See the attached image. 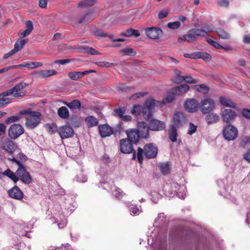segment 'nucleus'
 <instances>
[{
    "instance_id": "f257e3e1",
    "label": "nucleus",
    "mask_w": 250,
    "mask_h": 250,
    "mask_svg": "<svg viewBox=\"0 0 250 250\" xmlns=\"http://www.w3.org/2000/svg\"><path fill=\"white\" fill-rule=\"evenodd\" d=\"M213 28L209 27L206 28V30L194 28L189 30L187 34L184 35L183 37H179L178 38V41L179 43H183L186 41L188 42H191L197 40L199 37H205L208 32L213 31Z\"/></svg>"
},
{
    "instance_id": "f03ea898",
    "label": "nucleus",
    "mask_w": 250,
    "mask_h": 250,
    "mask_svg": "<svg viewBox=\"0 0 250 250\" xmlns=\"http://www.w3.org/2000/svg\"><path fill=\"white\" fill-rule=\"evenodd\" d=\"M20 114L25 116V124L28 128L33 129L41 123V113L40 112L26 110L21 112Z\"/></svg>"
},
{
    "instance_id": "7ed1b4c3",
    "label": "nucleus",
    "mask_w": 250,
    "mask_h": 250,
    "mask_svg": "<svg viewBox=\"0 0 250 250\" xmlns=\"http://www.w3.org/2000/svg\"><path fill=\"white\" fill-rule=\"evenodd\" d=\"M158 149L153 144H148L145 146L144 149L139 147L137 149V157L140 164L143 161V153L148 159H153L156 157Z\"/></svg>"
},
{
    "instance_id": "20e7f679",
    "label": "nucleus",
    "mask_w": 250,
    "mask_h": 250,
    "mask_svg": "<svg viewBox=\"0 0 250 250\" xmlns=\"http://www.w3.org/2000/svg\"><path fill=\"white\" fill-rule=\"evenodd\" d=\"M13 161L16 163L19 167L16 170V174L20 180L25 184H29L32 182V177L30 173L25 169L22 165L18 160L14 159Z\"/></svg>"
},
{
    "instance_id": "39448f33",
    "label": "nucleus",
    "mask_w": 250,
    "mask_h": 250,
    "mask_svg": "<svg viewBox=\"0 0 250 250\" xmlns=\"http://www.w3.org/2000/svg\"><path fill=\"white\" fill-rule=\"evenodd\" d=\"M224 139L229 141L235 140L238 136L237 128L232 125H225L222 131Z\"/></svg>"
},
{
    "instance_id": "423d86ee",
    "label": "nucleus",
    "mask_w": 250,
    "mask_h": 250,
    "mask_svg": "<svg viewBox=\"0 0 250 250\" xmlns=\"http://www.w3.org/2000/svg\"><path fill=\"white\" fill-rule=\"evenodd\" d=\"M215 107L214 101L209 98H206L202 100L199 103V108L203 114L210 112Z\"/></svg>"
},
{
    "instance_id": "0eeeda50",
    "label": "nucleus",
    "mask_w": 250,
    "mask_h": 250,
    "mask_svg": "<svg viewBox=\"0 0 250 250\" xmlns=\"http://www.w3.org/2000/svg\"><path fill=\"white\" fill-rule=\"evenodd\" d=\"M155 104V101L152 99L147 100L143 108V116L144 119H149L152 115L153 109Z\"/></svg>"
},
{
    "instance_id": "6e6552de",
    "label": "nucleus",
    "mask_w": 250,
    "mask_h": 250,
    "mask_svg": "<svg viewBox=\"0 0 250 250\" xmlns=\"http://www.w3.org/2000/svg\"><path fill=\"white\" fill-rule=\"evenodd\" d=\"M24 130L21 125L19 124H14L8 129V135L11 138L16 139L23 133Z\"/></svg>"
},
{
    "instance_id": "1a4fd4ad",
    "label": "nucleus",
    "mask_w": 250,
    "mask_h": 250,
    "mask_svg": "<svg viewBox=\"0 0 250 250\" xmlns=\"http://www.w3.org/2000/svg\"><path fill=\"white\" fill-rule=\"evenodd\" d=\"M58 132L62 139L71 137L74 133L73 128L69 125H64L60 127Z\"/></svg>"
},
{
    "instance_id": "9d476101",
    "label": "nucleus",
    "mask_w": 250,
    "mask_h": 250,
    "mask_svg": "<svg viewBox=\"0 0 250 250\" xmlns=\"http://www.w3.org/2000/svg\"><path fill=\"white\" fill-rule=\"evenodd\" d=\"M185 109L188 112L193 113L199 108V104L194 99H187L184 104Z\"/></svg>"
},
{
    "instance_id": "9b49d317",
    "label": "nucleus",
    "mask_w": 250,
    "mask_h": 250,
    "mask_svg": "<svg viewBox=\"0 0 250 250\" xmlns=\"http://www.w3.org/2000/svg\"><path fill=\"white\" fill-rule=\"evenodd\" d=\"M146 36L152 39H157L163 35V32L158 27H150L145 29Z\"/></svg>"
},
{
    "instance_id": "f8f14e48",
    "label": "nucleus",
    "mask_w": 250,
    "mask_h": 250,
    "mask_svg": "<svg viewBox=\"0 0 250 250\" xmlns=\"http://www.w3.org/2000/svg\"><path fill=\"white\" fill-rule=\"evenodd\" d=\"M221 115L223 121L228 123L233 121L236 115L235 112L232 110L225 109L222 111Z\"/></svg>"
},
{
    "instance_id": "ddd939ff",
    "label": "nucleus",
    "mask_w": 250,
    "mask_h": 250,
    "mask_svg": "<svg viewBox=\"0 0 250 250\" xmlns=\"http://www.w3.org/2000/svg\"><path fill=\"white\" fill-rule=\"evenodd\" d=\"M132 143L127 139H122L120 141V149L124 153H130L132 152L133 148Z\"/></svg>"
},
{
    "instance_id": "4468645a",
    "label": "nucleus",
    "mask_w": 250,
    "mask_h": 250,
    "mask_svg": "<svg viewBox=\"0 0 250 250\" xmlns=\"http://www.w3.org/2000/svg\"><path fill=\"white\" fill-rule=\"evenodd\" d=\"M95 71L93 70H89L84 71L83 72H76V71H70L67 74L68 77L72 80L77 81L79 79L81 78L84 75H87L89 73L94 72Z\"/></svg>"
},
{
    "instance_id": "2eb2a0df",
    "label": "nucleus",
    "mask_w": 250,
    "mask_h": 250,
    "mask_svg": "<svg viewBox=\"0 0 250 250\" xmlns=\"http://www.w3.org/2000/svg\"><path fill=\"white\" fill-rule=\"evenodd\" d=\"M137 126V131L140 133L141 137L147 138L148 136V130L150 129L149 126L145 122H138Z\"/></svg>"
},
{
    "instance_id": "dca6fc26",
    "label": "nucleus",
    "mask_w": 250,
    "mask_h": 250,
    "mask_svg": "<svg viewBox=\"0 0 250 250\" xmlns=\"http://www.w3.org/2000/svg\"><path fill=\"white\" fill-rule=\"evenodd\" d=\"M98 128L100 134L103 138L110 136L113 133L112 128L107 125H100Z\"/></svg>"
},
{
    "instance_id": "f3484780",
    "label": "nucleus",
    "mask_w": 250,
    "mask_h": 250,
    "mask_svg": "<svg viewBox=\"0 0 250 250\" xmlns=\"http://www.w3.org/2000/svg\"><path fill=\"white\" fill-rule=\"evenodd\" d=\"M127 135V140L130 141L132 144H136L139 140L140 134L137 130L131 129L129 131H126Z\"/></svg>"
},
{
    "instance_id": "a211bd4d",
    "label": "nucleus",
    "mask_w": 250,
    "mask_h": 250,
    "mask_svg": "<svg viewBox=\"0 0 250 250\" xmlns=\"http://www.w3.org/2000/svg\"><path fill=\"white\" fill-rule=\"evenodd\" d=\"M8 194L11 197L18 200L22 199L23 196L22 192L17 186L9 190Z\"/></svg>"
},
{
    "instance_id": "6ab92c4d",
    "label": "nucleus",
    "mask_w": 250,
    "mask_h": 250,
    "mask_svg": "<svg viewBox=\"0 0 250 250\" xmlns=\"http://www.w3.org/2000/svg\"><path fill=\"white\" fill-rule=\"evenodd\" d=\"M165 127L164 123L157 120H153L149 125V129L153 131H160Z\"/></svg>"
},
{
    "instance_id": "aec40b11",
    "label": "nucleus",
    "mask_w": 250,
    "mask_h": 250,
    "mask_svg": "<svg viewBox=\"0 0 250 250\" xmlns=\"http://www.w3.org/2000/svg\"><path fill=\"white\" fill-rule=\"evenodd\" d=\"M174 125L177 127L180 126L183 123L186 122V118L183 112H177L174 114L173 117Z\"/></svg>"
},
{
    "instance_id": "412c9836",
    "label": "nucleus",
    "mask_w": 250,
    "mask_h": 250,
    "mask_svg": "<svg viewBox=\"0 0 250 250\" xmlns=\"http://www.w3.org/2000/svg\"><path fill=\"white\" fill-rule=\"evenodd\" d=\"M189 89V86L186 84H181L173 88L172 92L175 95H182L187 92Z\"/></svg>"
},
{
    "instance_id": "4be33fe9",
    "label": "nucleus",
    "mask_w": 250,
    "mask_h": 250,
    "mask_svg": "<svg viewBox=\"0 0 250 250\" xmlns=\"http://www.w3.org/2000/svg\"><path fill=\"white\" fill-rule=\"evenodd\" d=\"M3 149L9 153H13L16 148V145L11 140H5L3 143Z\"/></svg>"
},
{
    "instance_id": "5701e85b",
    "label": "nucleus",
    "mask_w": 250,
    "mask_h": 250,
    "mask_svg": "<svg viewBox=\"0 0 250 250\" xmlns=\"http://www.w3.org/2000/svg\"><path fill=\"white\" fill-rule=\"evenodd\" d=\"M17 68H19L20 67H26L29 69H33L37 67H39L42 65V63L41 62H25L22 64L16 65Z\"/></svg>"
},
{
    "instance_id": "b1692460",
    "label": "nucleus",
    "mask_w": 250,
    "mask_h": 250,
    "mask_svg": "<svg viewBox=\"0 0 250 250\" xmlns=\"http://www.w3.org/2000/svg\"><path fill=\"white\" fill-rule=\"evenodd\" d=\"M125 109L124 108H118L114 111V115L115 116L120 117L124 121H130L132 117L130 115H124Z\"/></svg>"
},
{
    "instance_id": "393cba45",
    "label": "nucleus",
    "mask_w": 250,
    "mask_h": 250,
    "mask_svg": "<svg viewBox=\"0 0 250 250\" xmlns=\"http://www.w3.org/2000/svg\"><path fill=\"white\" fill-rule=\"evenodd\" d=\"M219 119V116L213 112L208 113V115L206 117V121L208 125L215 123L218 122Z\"/></svg>"
},
{
    "instance_id": "a878e982",
    "label": "nucleus",
    "mask_w": 250,
    "mask_h": 250,
    "mask_svg": "<svg viewBox=\"0 0 250 250\" xmlns=\"http://www.w3.org/2000/svg\"><path fill=\"white\" fill-rule=\"evenodd\" d=\"M85 122L88 127L96 126L99 123L98 120L93 116H89L85 118Z\"/></svg>"
},
{
    "instance_id": "bb28decb",
    "label": "nucleus",
    "mask_w": 250,
    "mask_h": 250,
    "mask_svg": "<svg viewBox=\"0 0 250 250\" xmlns=\"http://www.w3.org/2000/svg\"><path fill=\"white\" fill-rule=\"evenodd\" d=\"M57 72L54 69L40 70L37 72V74L41 77H48L57 74Z\"/></svg>"
},
{
    "instance_id": "cd10ccee",
    "label": "nucleus",
    "mask_w": 250,
    "mask_h": 250,
    "mask_svg": "<svg viewBox=\"0 0 250 250\" xmlns=\"http://www.w3.org/2000/svg\"><path fill=\"white\" fill-rule=\"evenodd\" d=\"M183 81H186L189 83H196L198 82L196 80L194 79L190 76L180 77L178 79H175L174 81L176 83H182Z\"/></svg>"
},
{
    "instance_id": "c85d7f7f",
    "label": "nucleus",
    "mask_w": 250,
    "mask_h": 250,
    "mask_svg": "<svg viewBox=\"0 0 250 250\" xmlns=\"http://www.w3.org/2000/svg\"><path fill=\"white\" fill-rule=\"evenodd\" d=\"M219 101L221 104L225 106L231 107L233 108H235L236 107V104L234 103H233L231 100L225 97H220Z\"/></svg>"
},
{
    "instance_id": "c756f323",
    "label": "nucleus",
    "mask_w": 250,
    "mask_h": 250,
    "mask_svg": "<svg viewBox=\"0 0 250 250\" xmlns=\"http://www.w3.org/2000/svg\"><path fill=\"white\" fill-rule=\"evenodd\" d=\"M27 39H24L22 40H18L14 44V48L13 49L16 53L21 50L24 46V45L28 42Z\"/></svg>"
},
{
    "instance_id": "7c9ffc66",
    "label": "nucleus",
    "mask_w": 250,
    "mask_h": 250,
    "mask_svg": "<svg viewBox=\"0 0 250 250\" xmlns=\"http://www.w3.org/2000/svg\"><path fill=\"white\" fill-rule=\"evenodd\" d=\"M177 137L176 129L174 125H171L169 130V138L172 142H175L177 141Z\"/></svg>"
},
{
    "instance_id": "2f4dec72",
    "label": "nucleus",
    "mask_w": 250,
    "mask_h": 250,
    "mask_svg": "<svg viewBox=\"0 0 250 250\" xmlns=\"http://www.w3.org/2000/svg\"><path fill=\"white\" fill-rule=\"evenodd\" d=\"M58 115L62 119H67L69 115L67 108L65 106H62L58 110Z\"/></svg>"
},
{
    "instance_id": "473e14b6",
    "label": "nucleus",
    "mask_w": 250,
    "mask_h": 250,
    "mask_svg": "<svg viewBox=\"0 0 250 250\" xmlns=\"http://www.w3.org/2000/svg\"><path fill=\"white\" fill-rule=\"evenodd\" d=\"M64 104L71 109H79L80 108L81 105L80 101L77 100H73L70 103L65 102Z\"/></svg>"
},
{
    "instance_id": "72a5a7b5",
    "label": "nucleus",
    "mask_w": 250,
    "mask_h": 250,
    "mask_svg": "<svg viewBox=\"0 0 250 250\" xmlns=\"http://www.w3.org/2000/svg\"><path fill=\"white\" fill-rule=\"evenodd\" d=\"M56 222L60 229L63 228L67 224V221L63 215H60L56 218Z\"/></svg>"
},
{
    "instance_id": "f704fd0d",
    "label": "nucleus",
    "mask_w": 250,
    "mask_h": 250,
    "mask_svg": "<svg viewBox=\"0 0 250 250\" xmlns=\"http://www.w3.org/2000/svg\"><path fill=\"white\" fill-rule=\"evenodd\" d=\"M216 32L220 38L224 40H228L230 38L229 33L222 28H218Z\"/></svg>"
},
{
    "instance_id": "c9c22d12",
    "label": "nucleus",
    "mask_w": 250,
    "mask_h": 250,
    "mask_svg": "<svg viewBox=\"0 0 250 250\" xmlns=\"http://www.w3.org/2000/svg\"><path fill=\"white\" fill-rule=\"evenodd\" d=\"M159 168L162 173L167 174L170 171V165L168 163H162L159 164Z\"/></svg>"
},
{
    "instance_id": "e433bc0d",
    "label": "nucleus",
    "mask_w": 250,
    "mask_h": 250,
    "mask_svg": "<svg viewBox=\"0 0 250 250\" xmlns=\"http://www.w3.org/2000/svg\"><path fill=\"white\" fill-rule=\"evenodd\" d=\"M3 174L11 178L15 183L19 181V178L16 174V172L14 173L9 169H7L4 172Z\"/></svg>"
},
{
    "instance_id": "4c0bfd02",
    "label": "nucleus",
    "mask_w": 250,
    "mask_h": 250,
    "mask_svg": "<svg viewBox=\"0 0 250 250\" xmlns=\"http://www.w3.org/2000/svg\"><path fill=\"white\" fill-rule=\"evenodd\" d=\"M123 35L126 37H130L133 36L135 37H138L140 35L139 32L138 30H134L133 28L125 31L123 33Z\"/></svg>"
},
{
    "instance_id": "58836bf2",
    "label": "nucleus",
    "mask_w": 250,
    "mask_h": 250,
    "mask_svg": "<svg viewBox=\"0 0 250 250\" xmlns=\"http://www.w3.org/2000/svg\"><path fill=\"white\" fill-rule=\"evenodd\" d=\"M96 2V0H83L79 3V7H86L93 5Z\"/></svg>"
},
{
    "instance_id": "ea45409f",
    "label": "nucleus",
    "mask_w": 250,
    "mask_h": 250,
    "mask_svg": "<svg viewBox=\"0 0 250 250\" xmlns=\"http://www.w3.org/2000/svg\"><path fill=\"white\" fill-rule=\"evenodd\" d=\"M96 64L102 67H110L115 65V63H110L105 61L98 62H96Z\"/></svg>"
},
{
    "instance_id": "a19ab883",
    "label": "nucleus",
    "mask_w": 250,
    "mask_h": 250,
    "mask_svg": "<svg viewBox=\"0 0 250 250\" xmlns=\"http://www.w3.org/2000/svg\"><path fill=\"white\" fill-rule=\"evenodd\" d=\"M174 95V94H173L172 92V93L168 94L166 97V98L163 100V103L168 104L172 102L175 99Z\"/></svg>"
},
{
    "instance_id": "79ce46f5",
    "label": "nucleus",
    "mask_w": 250,
    "mask_h": 250,
    "mask_svg": "<svg viewBox=\"0 0 250 250\" xmlns=\"http://www.w3.org/2000/svg\"><path fill=\"white\" fill-rule=\"evenodd\" d=\"M143 107L141 105H135L134 106L133 109L132 110L131 113L132 114L135 115H138L140 114L141 112L143 110Z\"/></svg>"
},
{
    "instance_id": "37998d69",
    "label": "nucleus",
    "mask_w": 250,
    "mask_h": 250,
    "mask_svg": "<svg viewBox=\"0 0 250 250\" xmlns=\"http://www.w3.org/2000/svg\"><path fill=\"white\" fill-rule=\"evenodd\" d=\"M207 42L214 47L217 48V49H221V48H223V46L220 44L219 43H218L216 42H215L209 38L206 39Z\"/></svg>"
},
{
    "instance_id": "c03bdc74",
    "label": "nucleus",
    "mask_w": 250,
    "mask_h": 250,
    "mask_svg": "<svg viewBox=\"0 0 250 250\" xmlns=\"http://www.w3.org/2000/svg\"><path fill=\"white\" fill-rule=\"evenodd\" d=\"M120 51L126 55L132 56L135 54L133 49L131 48H124L121 50Z\"/></svg>"
},
{
    "instance_id": "a18cd8bd",
    "label": "nucleus",
    "mask_w": 250,
    "mask_h": 250,
    "mask_svg": "<svg viewBox=\"0 0 250 250\" xmlns=\"http://www.w3.org/2000/svg\"><path fill=\"white\" fill-rule=\"evenodd\" d=\"M196 87V89H197L199 92L204 94L208 93L209 90L208 87L203 84L197 85Z\"/></svg>"
},
{
    "instance_id": "49530a36",
    "label": "nucleus",
    "mask_w": 250,
    "mask_h": 250,
    "mask_svg": "<svg viewBox=\"0 0 250 250\" xmlns=\"http://www.w3.org/2000/svg\"><path fill=\"white\" fill-rule=\"evenodd\" d=\"M181 25L179 21H174L173 22H169L167 24V26L171 29H176L178 28Z\"/></svg>"
},
{
    "instance_id": "de8ad7c7",
    "label": "nucleus",
    "mask_w": 250,
    "mask_h": 250,
    "mask_svg": "<svg viewBox=\"0 0 250 250\" xmlns=\"http://www.w3.org/2000/svg\"><path fill=\"white\" fill-rule=\"evenodd\" d=\"M250 144V136H245L242 137L241 139V144L245 146Z\"/></svg>"
},
{
    "instance_id": "09e8293b",
    "label": "nucleus",
    "mask_w": 250,
    "mask_h": 250,
    "mask_svg": "<svg viewBox=\"0 0 250 250\" xmlns=\"http://www.w3.org/2000/svg\"><path fill=\"white\" fill-rule=\"evenodd\" d=\"M197 129V126L193 125L192 123H190L189 124V127L188 131V134L192 135L194 133Z\"/></svg>"
},
{
    "instance_id": "8fccbe9b",
    "label": "nucleus",
    "mask_w": 250,
    "mask_h": 250,
    "mask_svg": "<svg viewBox=\"0 0 250 250\" xmlns=\"http://www.w3.org/2000/svg\"><path fill=\"white\" fill-rule=\"evenodd\" d=\"M184 56L186 58H188L191 59H196L203 57L200 54L196 53L192 54L185 53L184 54Z\"/></svg>"
},
{
    "instance_id": "3c124183",
    "label": "nucleus",
    "mask_w": 250,
    "mask_h": 250,
    "mask_svg": "<svg viewBox=\"0 0 250 250\" xmlns=\"http://www.w3.org/2000/svg\"><path fill=\"white\" fill-rule=\"evenodd\" d=\"M46 126L49 132L51 133H53L57 130V125L55 124L46 125Z\"/></svg>"
},
{
    "instance_id": "603ef678",
    "label": "nucleus",
    "mask_w": 250,
    "mask_h": 250,
    "mask_svg": "<svg viewBox=\"0 0 250 250\" xmlns=\"http://www.w3.org/2000/svg\"><path fill=\"white\" fill-rule=\"evenodd\" d=\"M20 119V117L19 116H12L7 118L5 121V123L7 124H11L19 121Z\"/></svg>"
},
{
    "instance_id": "864d4df0",
    "label": "nucleus",
    "mask_w": 250,
    "mask_h": 250,
    "mask_svg": "<svg viewBox=\"0 0 250 250\" xmlns=\"http://www.w3.org/2000/svg\"><path fill=\"white\" fill-rule=\"evenodd\" d=\"M76 180L79 182H85L87 181V178L84 174L81 173L77 176Z\"/></svg>"
},
{
    "instance_id": "5fc2aeb1",
    "label": "nucleus",
    "mask_w": 250,
    "mask_h": 250,
    "mask_svg": "<svg viewBox=\"0 0 250 250\" xmlns=\"http://www.w3.org/2000/svg\"><path fill=\"white\" fill-rule=\"evenodd\" d=\"M168 14V11L167 10H163L161 11L158 14V18L159 19H164L167 16Z\"/></svg>"
},
{
    "instance_id": "6e6d98bb",
    "label": "nucleus",
    "mask_w": 250,
    "mask_h": 250,
    "mask_svg": "<svg viewBox=\"0 0 250 250\" xmlns=\"http://www.w3.org/2000/svg\"><path fill=\"white\" fill-rule=\"evenodd\" d=\"M112 192L113 194L117 198H120L122 196L123 192L119 188H115V189H113Z\"/></svg>"
},
{
    "instance_id": "4d7b16f0",
    "label": "nucleus",
    "mask_w": 250,
    "mask_h": 250,
    "mask_svg": "<svg viewBox=\"0 0 250 250\" xmlns=\"http://www.w3.org/2000/svg\"><path fill=\"white\" fill-rule=\"evenodd\" d=\"M85 50L87 53H89L91 54L95 55L99 54L97 50H96L95 49L91 47L87 46L85 47Z\"/></svg>"
},
{
    "instance_id": "13d9d810",
    "label": "nucleus",
    "mask_w": 250,
    "mask_h": 250,
    "mask_svg": "<svg viewBox=\"0 0 250 250\" xmlns=\"http://www.w3.org/2000/svg\"><path fill=\"white\" fill-rule=\"evenodd\" d=\"M146 94V93L138 92L132 95L131 97H130V99L132 100H135L138 98L144 97Z\"/></svg>"
},
{
    "instance_id": "bf43d9fd",
    "label": "nucleus",
    "mask_w": 250,
    "mask_h": 250,
    "mask_svg": "<svg viewBox=\"0 0 250 250\" xmlns=\"http://www.w3.org/2000/svg\"><path fill=\"white\" fill-rule=\"evenodd\" d=\"M242 114L244 117L247 119H250V110L247 108H244L242 111Z\"/></svg>"
},
{
    "instance_id": "052dcab7",
    "label": "nucleus",
    "mask_w": 250,
    "mask_h": 250,
    "mask_svg": "<svg viewBox=\"0 0 250 250\" xmlns=\"http://www.w3.org/2000/svg\"><path fill=\"white\" fill-rule=\"evenodd\" d=\"M243 158L247 162L250 163V149H249L244 154Z\"/></svg>"
},
{
    "instance_id": "680f3d73",
    "label": "nucleus",
    "mask_w": 250,
    "mask_h": 250,
    "mask_svg": "<svg viewBox=\"0 0 250 250\" xmlns=\"http://www.w3.org/2000/svg\"><path fill=\"white\" fill-rule=\"evenodd\" d=\"M229 3V0H218V4L223 7L228 6Z\"/></svg>"
},
{
    "instance_id": "e2e57ef3",
    "label": "nucleus",
    "mask_w": 250,
    "mask_h": 250,
    "mask_svg": "<svg viewBox=\"0 0 250 250\" xmlns=\"http://www.w3.org/2000/svg\"><path fill=\"white\" fill-rule=\"evenodd\" d=\"M25 25H26V29L30 32H32V31L33 29V25L32 22L30 21H27L26 22Z\"/></svg>"
},
{
    "instance_id": "0e129e2a",
    "label": "nucleus",
    "mask_w": 250,
    "mask_h": 250,
    "mask_svg": "<svg viewBox=\"0 0 250 250\" xmlns=\"http://www.w3.org/2000/svg\"><path fill=\"white\" fill-rule=\"evenodd\" d=\"M70 62V59H65V60H56L54 61V63H60L62 65H63Z\"/></svg>"
},
{
    "instance_id": "69168bd1",
    "label": "nucleus",
    "mask_w": 250,
    "mask_h": 250,
    "mask_svg": "<svg viewBox=\"0 0 250 250\" xmlns=\"http://www.w3.org/2000/svg\"><path fill=\"white\" fill-rule=\"evenodd\" d=\"M16 68H17L16 65L9 66L6 68L0 69V73H2L3 72H7L10 69H16Z\"/></svg>"
},
{
    "instance_id": "338daca9",
    "label": "nucleus",
    "mask_w": 250,
    "mask_h": 250,
    "mask_svg": "<svg viewBox=\"0 0 250 250\" xmlns=\"http://www.w3.org/2000/svg\"><path fill=\"white\" fill-rule=\"evenodd\" d=\"M31 33V32L26 29L24 31L19 33L18 34V36L21 38H24L28 36Z\"/></svg>"
},
{
    "instance_id": "774afa93",
    "label": "nucleus",
    "mask_w": 250,
    "mask_h": 250,
    "mask_svg": "<svg viewBox=\"0 0 250 250\" xmlns=\"http://www.w3.org/2000/svg\"><path fill=\"white\" fill-rule=\"evenodd\" d=\"M95 34L96 36L99 37H104L107 36V34L101 30H97L95 31Z\"/></svg>"
}]
</instances>
